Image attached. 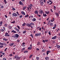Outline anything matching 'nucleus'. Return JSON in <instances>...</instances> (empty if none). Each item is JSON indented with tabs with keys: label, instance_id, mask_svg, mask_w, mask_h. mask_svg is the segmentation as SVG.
Here are the masks:
<instances>
[{
	"label": "nucleus",
	"instance_id": "f257e3e1",
	"mask_svg": "<svg viewBox=\"0 0 60 60\" xmlns=\"http://www.w3.org/2000/svg\"><path fill=\"white\" fill-rule=\"evenodd\" d=\"M14 59H16V60H19L20 59V58L18 55H16L14 57Z\"/></svg>",
	"mask_w": 60,
	"mask_h": 60
},
{
	"label": "nucleus",
	"instance_id": "f03ea898",
	"mask_svg": "<svg viewBox=\"0 0 60 60\" xmlns=\"http://www.w3.org/2000/svg\"><path fill=\"white\" fill-rule=\"evenodd\" d=\"M12 16L13 17H17L18 16V14L15 13H13L12 14Z\"/></svg>",
	"mask_w": 60,
	"mask_h": 60
},
{
	"label": "nucleus",
	"instance_id": "7ed1b4c3",
	"mask_svg": "<svg viewBox=\"0 0 60 60\" xmlns=\"http://www.w3.org/2000/svg\"><path fill=\"white\" fill-rule=\"evenodd\" d=\"M4 36H8V37H9L10 35V34H9L8 33H5Z\"/></svg>",
	"mask_w": 60,
	"mask_h": 60
},
{
	"label": "nucleus",
	"instance_id": "20e7f679",
	"mask_svg": "<svg viewBox=\"0 0 60 60\" xmlns=\"http://www.w3.org/2000/svg\"><path fill=\"white\" fill-rule=\"evenodd\" d=\"M19 4H20V5H22V6H23V5H24V4H23V3H22V2L21 1H20L19 2Z\"/></svg>",
	"mask_w": 60,
	"mask_h": 60
},
{
	"label": "nucleus",
	"instance_id": "39448f33",
	"mask_svg": "<svg viewBox=\"0 0 60 60\" xmlns=\"http://www.w3.org/2000/svg\"><path fill=\"white\" fill-rule=\"evenodd\" d=\"M14 29L15 30H16V31H17V32H19V30L18 29L17 27H15V28Z\"/></svg>",
	"mask_w": 60,
	"mask_h": 60
},
{
	"label": "nucleus",
	"instance_id": "423d86ee",
	"mask_svg": "<svg viewBox=\"0 0 60 60\" xmlns=\"http://www.w3.org/2000/svg\"><path fill=\"white\" fill-rule=\"evenodd\" d=\"M44 4L43 2V1H41L40 2V5L41 6H43V4Z\"/></svg>",
	"mask_w": 60,
	"mask_h": 60
},
{
	"label": "nucleus",
	"instance_id": "0eeeda50",
	"mask_svg": "<svg viewBox=\"0 0 60 60\" xmlns=\"http://www.w3.org/2000/svg\"><path fill=\"white\" fill-rule=\"evenodd\" d=\"M3 40L4 41H8V39L6 38H3Z\"/></svg>",
	"mask_w": 60,
	"mask_h": 60
},
{
	"label": "nucleus",
	"instance_id": "6e6552de",
	"mask_svg": "<svg viewBox=\"0 0 60 60\" xmlns=\"http://www.w3.org/2000/svg\"><path fill=\"white\" fill-rule=\"evenodd\" d=\"M14 43H10L9 44V45L10 46H11V47H12L13 45H14Z\"/></svg>",
	"mask_w": 60,
	"mask_h": 60
},
{
	"label": "nucleus",
	"instance_id": "1a4fd4ad",
	"mask_svg": "<svg viewBox=\"0 0 60 60\" xmlns=\"http://www.w3.org/2000/svg\"><path fill=\"white\" fill-rule=\"evenodd\" d=\"M19 36V35L17 34H15V37H16V38H18Z\"/></svg>",
	"mask_w": 60,
	"mask_h": 60
},
{
	"label": "nucleus",
	"instance_id": "9d476101",
	"mask_svg": "<svg viewBox=\"0 0 60 60\" xmlns=\"http://www.w3.org/2000/svg\"><path fill=\"white\" fill-rule=\"evenodd\" d=\"M56 38H57V36H55L53 37L52 38V39L55 40V39H56Z\"/></svg>",
	"mask_w": 60,
	"mask_h": 60
},
{
	"label": "nucleus",
	"instance_id": "9b49d317",
	"mask_svg": "<svg viewBox=\"0 0 60 60\" xmlns=\"http://www.w3.org/2000/svg\"><path fill=\"white\" fill-rule=\"evenodd\" d=\"M45 13H46V14H49V11H45Z\"/></svg>",
	"mask_w": 60,
	"mask_h": 60
},
{
	"label": "nucleus",
	"instance_id": "f8f14e48",
	"mask_svg": "<svg viewBox=\"0 0 60 60\" xmlns=\"http://www.w3.org/2000/svg\"><path fill=\"white\" fill-rule=\"evenodd\" d=\"M26 26H28L29 27H30V24L28 23H27Z\"/></svg>",
	"mask_w": 60,
	"mask_h": 60
},
{
	"label": "nucleus",
	"instance_id": "ddd939ff",
	"mask_svg": "<svg viewBox=\"0 0 60 60\" xmlns=\"http://www.w3.org/2000/svg\"><path fill=\"white\" fill-rule=\"evenodd\" d=\"M21 13L22 14H23V15H26V14H25V12H24L23 11H22L21 12Z\"/></svg>",
	"mask_w": 60,
	"mask_h": 60
},
{
	"label": "nucleus",
	"instance_id": "4468645a",
	"mask_svg": "<svg viewBox=\"0 0 60 60\" xmlns=\"http://www.w3.org/2000/svg\"><path fill=\"white\" fill-rule=\"evenodd\" d=\"M55 14H56V15L57 17H58V16H59V14H58V13L55 12Z\"/></svg>",
	"mask_w": 60,
	"mask_h": 60
},
{
	"label": "nucleus",
	"instance_id": "2eb2a0df",
	"mask_svg": "<svg viewBox=\"0 0 60 60\" xmlns=\"http://www.w3.org/2000/svg\"><path fill=\"white\" fill-rule=\"evenodd\" d=\"M3 22V21H1L0 22V26H2Z\"/></svg>",
	"mask_w": 60,
	"mask_h": 60
},
{
	"label": "nucleus",
	"instance_id": "dca6fc26",
	"mask_svg": "<svg viewBox=\"0 0 60 60\" xmlns=\"http://www.w3.org/2000/svg\"><path fill=\"white\" fill-rule=\"evenodd\" d=\"M11 32L12 33H16L17 32H16V31H15L14 30H12L11 31Z\"/></svg>",
	"mask_w": 60,
	"mask_h": 60
},
{
	"label": "nucleus",
	"instance_id": "f3484780",
	"mask_svg": "<svg viewBox=\"0 0 60 60\" xmlns=\"http://www.w3.org/2000/svg\"><path fill=\"white\" fill-rule=\"evenodd\" d=\"M35 14H38V12L37 10L35 11Z\"/></svg>",
	"mask_w": 60,
	"mask_h": 60
},
{
	"label": "nucleus",
	"instance_id": "a211bd4d",
	"mask_svg": "<svg viewBox=\"0 0 60 60\" xmlns=\"http://www.w3.org/2000/svg\"><path fill=\"white\" fill-rule=\"evenodd\" d=\"M37 29H38V30H39L40 31H41V28H39V27H38V28H37Z\"/></svg>",
	"mask_w": 60,
	"mask_h": 60
},
{
	"label": "nucleus",
	"instance_id": "6ab92c4d",
	"mask_svg": "<svg viewBox=\"0 0 60 60\" xmlns=\"http://www.w3.org/2000/svg\"><path fill=\"white\" fill-rule=\"evenodd\" d=\"M26 23H25L24 22L22 24V26H25L26 25Z\"/></svg>",
	"mask_w": 60,
	"mask_h": 60
},
{
	"label": "nucleus",
	"instance_id": "aec40b11",
	"mask_svg": "<svg viewBox=\"0 0 60 60\" xmlns=\"http://www.w3.org/2000/svg\"><path fill=\"white\" fill-rule=\"evenodd\" d=\"M49 58L48 57H47L45 58V59L46 60H49Z\"/></svg>",
	"mask_w": 60,
	"mask_h": 60
},
{
	"label": "nucleus",
	"instance_id": "412c9836",
	"mask_svg": "<svg viewBox=\"0 0 60 60\" xmlns=\"http://www.w3.org/2000/svg\"><path fill=\"white\" fill-rule=\"evenodd\" d=\"M40 12H41V14H42V13H43V11H42V10H40Z\"/></svg>",
	"mask_w": 60,
	"mask_h": 60
},
{
	"label": "nucleus",
	"instance_id": "4be33fe9",
	"mask_svg": "<svg viewBox=\"0 0 60 60\" xmlns=\"http://www.w3.org/2000/svg\"><path fill=\"white\" fill-rule=\"evenodd\" d=\"M8 28L9 29H11V26H8Z\"/></svg>",
	"mask_w": 60,
	"mask_h": 60
},
{
	"label": "nucleus",
	"instance_id": "5701e85b",
	"mask_svg": "<svg viewBox=\"0 0 60 60\" xmlns=\"http://www.w3.org/2000/svg\"><path fill=\"white\" fill-rule=\"evenodd\" d=\"M36 58L37 60H39V59H40V58L38 57H36Z\"/></svg>",
	"mask_w": 60,
	"mask_h": 60
},
{
	"label": "nucleus",
	"instance_id": "b1692460",
	"mask_svg": "<svg viewBox=\"0 0 60 60\" xmlns=\"http://www.w3.org/2000/svg\"><path fill=\"white\" fill-rule=\"evenodd\" d=\"M57 47V49H59V48H60V46L58 45H57L56 46Z\"/></svg>",
	"mask_w": 60,
	"mask_h": 60
},
{
	"label": "nucleus",
	"instance_id": "393cba45",
	"mask_svg": "<svg viewBox=\"0 0 60 60\" xmlns=\"http://www.w3.org/2000/svg\"><path fill=\"white\" fill-rule=\"evenodd\" d=\"M32 20L33 21H36V19L35 18H33L32 19Z\"/></svg>",
	"mask_w": 60,
	"mask_h": 60
},
{
	"label": "nucleus",
	"instance_id": "a878e982",
	"mask_svg": "<svg viewBox=\"0 0 60 60\" xmlns=\"http://www.w3.org/2000/svg\"><path fill=\"white\" fill-rule=\"evenodd\" d=\"M26 7H24L23 8V10H25V9H26Z\"/></svg>",
	"mask_w": 60,
	"mask_h": 60
},
{
	"label": "nucleus",
	"instance_id": "bb28decb",
	"mask_svg": "<svg viewBox=\"0 0 60 60\" xmlns=\"http://www.w3.org/2000/svg\"><path fill=\"white\" fill-rule=\"evenodd\" d=\"M30 25H34V23H33L32 22L30 23Z\"/></svg>",
	"mask_w": 60,
	"mask_h": 60
},
{
	"label": "nucleus",
	"instance_id": "cd10ccee",
	"mask_svg": "<svg viewBox=\"0 0 60 60\" xmlns=\"http://www.w3.org/2000/svg\"><path fill=\"white\" fill-rule=\"evenodd\" d=\"M17 27L19 30L20 29V27H19V26H17Z\"/></svg>",
	"mask_w": 60,
	"mask_h": 60
},
{
	"label": "nucleus",
	"instance_id": "c85d7f7f",
	"mask_svg": "<svg viewBox=\"0 0 60 60\" xmlns=\"http://www.w3.org/2000/svg\"><path fill=\"white\" fill-rule=\"evenodd\" d=\"M49 2H51V3L50 4H52L53 3V2L51 1V0H49Z\"/></svg>",
	"mask_w": 60,
	"mask_h": 60
},
{
	"label": "nucleus",
	"instance_id": "c756f323",
	"mask_svg": "<svg viewBox=\"0 0 60 60\" xmlns=\"http://www.w3.org/2000/svg\"><path fill=\"white\" fill-rule=\"evenodd\" d=\"M4 3H5V4H7V1H6V0H4Z\"/></svg>",
	"mask_w": 60,
	"mask_h": 60
},
{
	"label": "nucleus",
	"instance_id": "7c9ffc66",
	"mask_svg": "<svg viewBox=\"0 0 60 60\" xmlns=\"http://www.w3.org/2000/svg\"><path fill=\"white\" fill-rule=\"evenodd\" d=\"M15 21H14L13 22H11V23H12V24H14L15 23Z\"/></svg>",
	"mask_w": 60,
	"mask_h": 60
},
{
	"label": "nucleus",
	"instance_id": "2f4dec72",
	"mask_svg": "<svg viewBox=\"0 0 60 60\" xmlns=\"http://www.w3.org/2000/svg\"><path fill=\"white\" fill-rule=\"evenodd\" d=\"M24 53H28V51H25L24 52Z\"/></svg>",
	"mask_w": 60,
	"mask_h": 60
},
{
	"label": "nucleus",
	"instance_id": "473e14b6",
	"mask_svg": "<svg viewBox=\"0 0 60 60\" xmlns=\"http://www.w3.org/2000/svg\"><path fill=\"white\" fill-rule=\"evenodd\" d=\"M41 33H39L38 34V36H40V35H41Z\"/></svg>",
	"mask_w": 60,
	"mask_h": 60
},
{
	"label": "nucleus",
	"instance_id": "72a5a7b5",
	"mask_svg": "<svg viewBox=\"0 0 60 60\" xmlns=\"http://www.w3.org/2000/svg\"><path fill=\"white\" fill-rule=\"evenodd\" d=\"M26 32V30H25L23 32V34H25Z\"/></svg>",
	"mask_w": 60,
	"mask_h": 60
},
{
	"label": "nucleus",
	"instance_id": "f704fd0d",
	"mask_svg": "<svg viewBox=\"0 0 60 60\" xmlns=\"http://www.w3.org/2000/svg\"><path fill=\"white\" fill-rule=\"evenodd\" d=\"M7 23H6L5 24V26H6V27H7Z\"/></svg>",
	"mask_w": 60,
	"mask_h": 60
},
{
	"label": "nucleus",
	"instance_id": "c9c22d12",
	"mask_svg": "<svg viewBox=\"0 0 60 60\" xmlns=\"http://www.w3.org/2000/svg\"><path fill=\"white\" fill-rule=\"evenodd\" d=\"M0 45H4V44H3L2 43L0 42Z\"/></svg>",
	"mask_w": 60,
	"mask_h": 60
},
{
	"label": "nucleus",
	"instance_id": "e433bc0d",
	"mask_svg": "<svg viewBox=\"0 0 60 60\" xmlns=\"http://www.w3.org/2000/svg\"><path fill=\"white\" fill-rule=\"evenodd\" d=\"M12 10L13 11H15V10H16V9L15 8H13Z\"/></svg>",
	"mask_w": 60,
	"mask_h": 60
},
{
	"label": "nucleus",
	"instance_id": "4c0bfd02",
	"mask_svg": "<svg viewBox=\"0 0 60 60\" xmlns=\"http://www.w3.org/2000/svg\"><path fill=\"white\" fill-rule=\"evenodd\" d=\"M3 44V45H5V46H6L7 45H6V44L4 42Z\"/></svg>",
	"mask_w": 60,
	"mask_h": 60
},
{
	"label": "nucleus",
	"instance_id": "58836bf2",
	"mask_svg": "<svg viewBox=\"0 0 60 60\" xmlns=\"http://www.w3.org/2000/svg\"><path fill=\"white\" fill-rule=\"evenodd\" d=\"M25 18H27V17H28V15H27L25 16Z\"/></svg>",
	"mask_w": 60,
	"mask_h": 60
},
{
	"label": "nucleus",
	"instance_id": "ea45409f",
	"mask_svg": "<svg viewBox=\"0 0 60 60\" xmlns=\"http://www.w3.org/2000/svg\"><path fill=\"white\" fill-rule=\"evenodd\" d=\"M1 32H4V30L3 29H1Z\"/></svg>",
	"mask_w": 60,
	"mask_h": 60
},
{
	"label": "nucleus",
	"instance_id": "a19ab883",
	"mask_svg": "<svg viewBox=\"0 0 60 60\" xmlns=\"http://www.w3.org/2000/svg\"><path fill=\"white\" fill-rule=\"evenodd\" d=\"M3 47L4 46H3V45H0V48H3Z\"/></svg>",
	"mask_w": 60,
	"mask_h": 60
},
{
	"label": "nucleus",
	"instance_id": "79ce46f5",
	"mask_svg": "<svg viewBox=\"0 0 60 60\" xmlns=\"http://www.w3.org/2000/svg\"><path fill=\"white\" fill-rule=\"evenodd\" d=\"M53 7L54 8V10H56V6H54Z\"/></svg>",
	"mask_w": 60,
	"mask_h": 60
},
{
	"label": "nucleus",
	"instance_id": "37998d69",
	"mask_svg": "<svg viewBox=\"0 0 60 60\" xmlns=\"http://www.w3.org/2000/svg\"><path fill=\"white\" fill-rule=\"evenodd\" d=\"M50 25L51 26H52V25H53V23L51 22L50 23Z\"/></svg>",
	"mask_w": 60,
	"mask_h": 60
},
{
	"label": "nucleus",
	"instance_id": "c03bdc74",
	"mask_svg": "<svg viewBox=\"0 0 60 60\" xmlns=\"http://www.w3.org/2000/svg\"><path fill=\"white\" fill-rule=\"evenodd\" d=\"M22 17H23V16H22V15H20L19 16V18H22Z\"/></svg>",
	"mask_w": 60,
	"mask_h": 60
},
{
	"label": "nucleus",
	"instance_id": "a18cd8bd",
	"mask_svg": "<svg viewBox=\"0 0 60 60\" xmlns=\"http://www.w3.org/2000/svg\"><path fill=\"white\" fill-rule=\"evenodd\" d=\"M5 53L4 52L3 53H2V55H4H4H5Z\"/></svg>",
	"mask_w": 60,
	"mask_h": 60
},
{
	"label": "nucleus",
	"instance_id": "49530a36",
	"mask_svg": "<svg viewBox=\"0 0 60 60\" xmlns=\"http://www.w3.org/2000/svg\"><path fill=\"white\" fill-rule=\"evenodd\" d=\"M1 9H3V8H4V6H2L1 7Z\"/></svg>",
	"mask_w": 60,
	"mask_h": 60
},
{
	"label": "nucleus",
	"instance_id": "de8ad7c7",
	"mask_svg": "<svg viewBox=\"0 0 60 60\" xmlns=\"http://www.w3.org/2000/svg\"><path fill=\"white\" fill-rule=\"evenodd\" d=\"M30 36L32 37V38H33L34 37H33V35L32 34H31Z\"/></svg>",
	"mask_w": 60,
	"mask_h": 60
},
{
	"label": "nucleus",
	"instance_id": "09e8293b",
	"mask_svg": "<svg viewBox=\"0 0 60 60\" xmlns=\"http://www.w3.org/2000/svg\"><path fill=\"white\" fill-rule=\"evenodd\" d=\"M3 60H6V59L5 58H4L3 59Z\"/></svg>",
	"mask_w": 60,
	"mask_h": 60
},
{
	"label": "nucleus",
	"instance_id": "8fccbe9b",
	"mask_svg": "<svg viewBox=\"0 0 60 60\" xmlns=\"http://www.w3.org/2000/svg\"><path fill=\"white\" fill-rule=\"evenodd\" d=\"M13 56V55L12 54H10V55H9V56Z\"/></svg>",
	"mask_w": 60,
	"mask_h": 60
},
{
	"label": "nucleus",
	"instance_id": "3c124183",
	"mask_svg": "<svg viewBox=\"0 0 60 60\" xmlns=\"http://www.w3.org/2000/svg\"><path fill=\"white\" fill-rule=\"evenodd\" d=\"M3 53V51H0V54H2Z\"/></svg>",
	"mask_w": 60,
	"mask_h": 60
},
{
	"label": "nucleus",
	"instance_id": "603ef678",
	"mask_svg": "<svg viewBox=\"0 0 60 60\" xmlns=\"http://www.w3.org/2000/svg\"><path fill=\"white\" fill-rule=\"evenodd\" d=\"M16 13L19 16V13H18V11H17Z\"/></svg>",
	"mask_w": 60,
	"mask_h": 60
},
{
	"label": "nucleus",
	"instance_id": "864d4df0",
	"mask_svg": "<svg viewBox=\"0 0 60 60\" xmlns=\"http://www.w3.org/2000/svg\"><path fill=\"white\" fill-rule=\"evenodd\" d=\"M3 28L4 30L5 31V28L4 27H3Z\"/></svg>",
	"mask_w": 60,
	"mask_h": 60
},
{
	"label": "nucleus",
	"instance_id": "5fc2aeb1",
	"mask_svg": "<svg viewBox=\"0 0 60 60\" xmlns=\"http://www.w3.org/2000/svg\"><path fill=\"white\" fill-rule=\"evenodd\" d=\"M40 42H38V44H37L38 45H40Z\"/></svg>",
	"mask_w": 60,
	"mask_h": 60
},
{
	"label": "nucleus",
	"instance_id": "6e6d98bb",
	"mask_svg": "<svg viewBox=\"0 0 60 60\" xmlns=\"http://www.w3.org/2000/svg\"><path fill=\"white\" fill-rule=\"evenodd\" d=\"M35 36H38V34H35Z\"/></svg>",
	"mask_w": 60,
	"mask_h": 60
},
{
	"label": "nucleus",
	"instance_id": "4d7b16f0",
	"mask_svg": "<svg viewBox=\"0 0 60 60\" xmlns=\"http://www.w3.org/2000/svg\"><path fill=\"white\" fill-rule=\"evenodd\" d=\"M47 52H48L49 53H49H50V52H51V51H47Z\"/></svg>",
	"mask_w": 60,
	"mask_h": 60
},
{
	"label": "nucleus",
	"instance_id": "13d9d810",
	"mask_svg": "<svg viewBox=\"0 0 60 60\" xmlns=\"http://www.w3.org/2000/svg\"><path fill=\"white\" fill-rule=\"evenodd\" d=\"M17 41H18V42H19V40L18 39Z\"/></svg>",
	"mask_w": 60,
	"mask_h": 60
},
{
	"label": "nucleus",
	"instance_id": "bf43d9fd",
	"mask_svg": "<svg viewBox=\"0 0 60 60\" xmlns=\"http://www.w3.org/2000/svg\"><path fill=\"white\" fill-rule=\"evenodd\" d=\"M43 42H44V43H45V41H44V40H43Z\"/></svg>",
	"mask_w": 60,
	"mask_h": 60
},
{
	"label": "nucleus",
	"instance_id": "052dcab7",
	"mask_svg": "<svg viewBox=\"0 0 60 60\" xmlns=\"http://www.w3.org/2000/svg\"><path fill=\"white\" fill-rule=\"evenodd\" d=\"M48 33L49 35L51 34L50 33V31H49V32Z\"/></svg>",
	"mask_w": 60,
	"mask_h": 60
},
{
	"label": "nucleus",
	"instance_id": "680f3d73",
	"mask_svg": "<svg viewBox=\"0 0 60 60\" xmlns=\"http://www.w3.org/2000/svg\"><path fill=\"white\" fill-rule=\"evenodd\" d=\"M45 41H46V42H47V41H48V40H45Z\"/></svg>",
	"mask_w": 60,
	"mask_h": 60
},
{
	"label": "nucleus",
	"instance_id": "e2e57ef3",
	"mask_svg": "<svg viewBox=\"0 0 60 60\" xmlns=\"http://www.w3.org/2000/svg\"><path fill=\"white\" fill-rule=\"evenodd\" d=\"M50 11H51V12H53V11H52V9H51Z\"/></svg>",
	"mask_w": 60,
	"mask_h": 60
},
{
	"label": "nucleus",
	"instance_id": "0e129e2a",
	"mask_svg": "<svg viewBox=\"0 0 60 60\" xmlns=\"http://www.w3.org/2000/svg\"><path fill=\"white\" fill-rule=\"evenodd\" d=\"M7 48H6L4 50V51H6V50H7Z\"/></svg>",
	"mask_w": 60,
	"mask_h": 60
},
{
	"label": "nucleus",
	"instance_id": "69168bd1",
	"mask_svg": "<svg viewBox=\"0 0 60 60\" xmlns=\"http://www.w3.org/2000/svg\"><path fill=\"white\" fill-rule=\"evenodd\" d=\"M37 50H39V49L38 48H37L36 49Z\"/></svg>",
	"mask_w": 60,
	"mask_h": 60
},
{
	"label": "nucleus",
	"instance_id": "338daca9",
	"mask_svg": "<svg viewBox=\"0 0 60 60\" xmlns=\"http://www.w3.org/2000/svg\"><path fill=\"white\" fill-rule=\"evenodd\" d=\"M55 28H56V27H53V29H55Z\"/></svg>",
	"mask_w": 60,
	"mask_h": 60
},
{
	"label": "nucleus",
	"instance_id": "774afa93",
	"mask_svg": "<svg viewBox=\"0 0 60 60\" xmlns=\"http://www.w3.org/2000/svg\"><path fill=\"white\" fill-rule=\"evenodd\" d=\"M27 9H28V11H30V9H29V8L28 7L27 8Z\"/></svg>",
	"mask_w": 60,
	"mask_h": 60
}]
</instances>
